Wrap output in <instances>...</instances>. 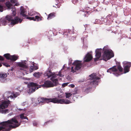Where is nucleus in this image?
Listing matches in <instances>:
<instances>
[{"instance_id":"72a5a7b5","label":"nucleus","mask_w":131,"mask_h":131,"mask_svg":"<svg viewBox=\"0 0 131 131\" xmlns=\"http://www.w3.org/2000/svg\"><path fill=\"white\" fill-rule=\"evenodd\" d=\"M69 83H64L62 84V86L63 88H64L67 86Z\"/></svg>"},{"instance_id":"2eb2a0df","label":"nucleus","mask_w":131,"mask_h":131,"mask_svg":"<svg viewBox=\"0 0 131 131\" xmlns=\"http://www.w3.org/2000/svg\"><path fill=\"white\" fill-rule=\"evenodd\" d=\"M35 18L34 17H27V18L30 20H32L34 21H36V19L38 21H40L42 20V17H40L38 16H35Z\"/></svg>"},{"instance_id":"4468645a","label":"nucleus","mask_w":131,"mask_h":131,"mask_svg":"<svg viewBox=\"0 0 131 131\" xmlns=\"http://www.w3.org/2000/svg\"><path fill=\"white\" fill-rule=\"evenodd\" d=\"M91 54L88 53L84 59V62H88L90 61L92 58Z\"/></svg>"},{"instance_id":"aec40b11","label":"nucleus","mask_w":131,"mask_h":131,"mask_svg":"<svg viewBox=\"0 0 131 131\" xmlns=\"http://www.w3.org/2000/svg\"><path fill=\"white\" fill-rule=\"evenodd\" d=\"M38 66H31L29 69V71L30 72H32L33 70H35L38 69Z\"/></svg>"},{"instance_id":"09e8293b","label":"nucleus","mask_w":131,"mask_h":131,"mask_svg":"<svg viewBox=\"0 0 131 131\" xmlns=\"http://www.w3.org/2000/svg\"><path fill=\"white\" fill-rule=\"evenodd\" d=\"M33 124L34 126H36L37 125V123L36 122H35L33 123Z\"/></svg>"},{"instance_id":"bf43d9fd","label":"nucleus","mask_w":131,"mask_h":131,"mask_svg":"<svg viewBox=\"0 0 131 131\" xmlns=\"http://www.w3.org/2000/svg\"><path fill=\"white\" fill-rule=\"evenodd\" d=\"M1 66H0V67H1Z\"/></svg>"},{"instance_id":"c756f323","label":"nucleus","mask_w":131,"mask_h":131,"mask_svg":"<svg viewBox=\"0 0 131 131\" xmlns=\"http://www.w3.org/2000/svg\"><path fill=\"white\" fill-rule=\"evenodd\" d=\"M38 14V13L37 12H35V11H33L32 12L30 13L29 15L30 16H32L35 15H37Z\"/></svg>"},{"instance_id":"7ed1b4c3","label":"nucleus","mask_w":131,"mask_h":131,"mask_svg":"<svg viewBox=\"0 0 131 131\" xmlns=\"http://www.w3.org/2000/svg\"><path fill=\"white\" fill-rule=\"evenodd\" d=\"M103 53L102 57L103 60L105 61H106L114 57V55L112 51L108 49V46H104L103 49Z\"/></svg>"},{"instance_id":"a19ab883","label":"nucleus","mask_w":131,"mask_h":131,"mask_svg":"<svg viewBox=\"0 0 131 131\" xmlns=\"http://www.w3.org/2000/svg\"><path fill=\"white\" fill-rule=\"evenodd\" d=\"M73 68L74 67H72L71 68V72L73 73H74L75 72V71L74 70Z\"/></svg>"},{"instance_id":"a18cd8bd","label":"nucleus","mask_w":131,"mask_h":131,"mask_svg":"<svg viewBox=\"0 0 131 131\" xmlns=\"http://www.w3.org/2000/svg\"><path fill=\"white\" fill-rule=\"evenodd\" d=\"M14 70V68L13 67H12V69H9L8 70V71H13Z\"/></svg>"},{"instance_id":"6e6552de","label":"nucleus","mask_w":131,"mask_h":131,"mask_svg":"<svg viewBox=\"0 0 131 131\" xmlns=\"http://www.w3.org/2000/svg\"><path fill=\"white\" fill-rule=\"evenodd\" d=\"M54 98H46L41 97L38 99V101L39 104L40 103H44L45 102L48 103L50 102L54 103Z\"/></svg>"},{"instance_id":"6ab92c4d","label":"nucleus","mask_w":131,"mask_h":131,"mask_svg":"<svg viewBox=\"0 0 131 131\" xmlns=\"http://www.w3.org/2000/svg\"><path fill=\"white\" fill-rule=\"evenodd\" d=\"M12 94L13 95H10L8 98L9 97H10L11 99H13L14 98H15L18 96L19 95V93L17 92H13Z\"/></svg>"},{"instance_id":"f704fd0d","label":"nucleus","mask_w":131,"mask_h":131,"mask_svg":"<svg viewBox=\"0 0 131 131\" xmlns=\"http://www.w3.org/2000/svg\"><path fill=\"white\" fill-rule=\"evenodd\" d=\"M91 89V88H88L86 89L85 91V92L87 93H88L89 91Z\"/></svg>"},{"instance_id":"8fccbe9b","label":"nucleus","mask_w":131,"mask_h":131,"mask_svg":"<svg viewBox=\"0 0 131 131\" xmlns=\"http://www.w3.org/2000/svg\"><path fill=\"white\" fill-rule=\"evenodd\" d=\"M23 119H27V120H28V117H27L26 116H24Z\"/></svg>"},{"instance_id":"473e14b6","label":"nucleus","mask_w":131,"mask_h":131,"mask_svg":"<svg viewBox=\"0 0 131 131\" xmlns=\"http://www.w3.org/2000/svg\"><path fill=\"white\" fill-rule=\"evenodd\" d=\"M56 1L57 2V3L55 4L56 5L59 3H62V0H56Z\"/></svg>"},{"instance_id":"79ce46f5","label":"nucleus","mask_w":131,"mask_h":131,"mask_svg":"<svg viewBox=\"0 0 131 131\" xmlns=\"http://www.w3.org/2000/svg\"><path fill=\"white\" fill-rule=\"evenodd\" d=\"M57 75H59L61 77H62L63 76V75H62L61 74V73L60 72H59V73L58 74H57Z\"/></svg>"},{"instance_id":"49530a36","label":"nucleus","mask_w":131,"mask_h":131,"mask_svg":"<svg viewBox=\"0 0 131 131\" xmlns=\"http://www.w3.org/2000/svg\"><path fill=\"white\" fill-rule=\"evenodd\" d=\"M116 66H120V63L119 62H116Z\"/></svg>"},{"instance_id":"c03bdc74","label":"nucleus","mask_w":131,"mask_h":131,"mask_svg":"<svg viewBox=\"0 0 131 131\" xmlns=\"http://www.w3.org/2000/svg\"><path fill=\"white\" fill-rule=\"evenodd\" d=\"M70 85L71 87L72 88H74L75 86L74 85L72 84H71Z\"/></svg>"},{"instance_id":"9d476101","label":"nucleus","mask_w":131,"mask_h":131,"mask_svg":"<svg viewBox=\"0 0 131 131\" xmlns=\"http://www.w3.org/2000/svg\"><path fill=\"white\" fill-rule=\"evenodd\" d=\"M72 60L70 59L69 61V65L70 66L73 65V66H81L82 61L78 60H76L72 63Z\"/></svg>"},{"instance_id":"58836bf2","label":"nucleus","mask_w":131,"mask_h":131,"mask_svg":"<svg viewBox=\"0 0 131 131\" xmlns=\"http://www.w3.org/2000/svg\"><path fill=\"white\" fill-rule=\"evenodd\" d=\"M24 113L20 115L19 116H20V118H21V119H23L24 117Z\"/></svg>"},{"instance_id":"6e6d98bb","label":"nucleus","mask_w":131,"mask_h":131,"mask_svg":"<svg viewBox=\"0 0 131 131\" xmlns=\"http://www.w3.org/2000/svg\"><path fill=\"white\" fill-rule=\"evenodd\" d=\"M6 67H10V66H6Z\"/></svg>"},{"instance_id":"dca6fc26","label":"nucleus","mask_w":131,"mask_h":131,"mask_svg":"<svg viewBox=\"0 0 131 131\" xmlns=\"http://www.w3.org/2000/svg\"><path fill=\"white\" fill-rule=\"evenodd\" d=\"M20 14L23 17H25L26 13L25 9L21 6L20 8Z\"/></svg>"},{"instance_id":"c85d7f7f","label":"nucleus","mask_w":131,"mask_h":131,"mask_svg":"<svg viewBox=\"0 0 131 131\" xmlns=\"http://www.w3.org/2000/svg\"><path fill=\"white\" fill-rule=\"evenodd\" d=\"M65 94L66 98H69L72 95V94L70 93H66Z\"/></svg>"},{"instance_id":"de8ad7c7","label":"nucleus","mask_w":131,"mask_h":131,"mask_svg":"<svg viewBox=\"0 0 131 131\" xmlns=\"http://www.w3.org/2000/svg\"><path fill=\"white\" fill-rule=\"evenodd\" d=\"M4 60V58L2 57L1 56H0V60Z\"/></svg>"},{"instance_id":"f03ea898","label":"nucleus","mask_w":131,"mask_h":131,"mask_svg":"<svg viewBox=\"0 0 131 131\" xmlns=\"http://www.w3.org/2000/svg\"><path fill=\"white\" fill-rule=\"evenodd\" d=\"M1 124L2 126H0V131H9L11 128L18 127L20 124L15 117L7 121L3 122Z\"/></svg>"},{"instance_id":"f8f14e48","label":"nucleus","mask_w":131,"mask_h":131,"mask_svg":"<svg viewBox=\"0 0 131 131\" xmlns=\"http://www.w3.org/2000/svg\"><path fill=\"white\" fill-rule=\"evenodd\" d=\"M10 101H5L2 102L0 105V110L4 109L7 107L9 104L10 103Z\"/></svg>"},{"instance_id":"7c9ffc66","label":"nucleus","mask_w":131,"mask_h":131,"mask_svg":"<svg viewBox=\"0 0 131 131\" xmlns=\"http://www.w3.org/2000/svg\"><path fill=\"white\" fill-rule=\"evenodd\" d=\"M83 12H84V13L83 14L84 15V16L85 17H87L89 15V14L88 13V12L87 11H85V10L84 11V10H83Z\"/></svg>"},{"instance_id":"c9c22d12","label":"nucleus","mask_w":131,"mask_h":131,"mask_svg":"<svg viewBox=\"0 0 131 131\" xmlns=\"http://www.w3.org/2000/svg\"><path fill=\"white\" fill-rule=\"evenodd\" d=\"M9 112V110L8 109H5L3 111V113H6Z\"/></svg>"},{"instance_id":"4d7b16f0","label":"nucleus","mask_w":131,"mask_h":131,"mask_svg":"<svg viewBox=\"0 0 131 131\" xmlns=\"http://www.w3.org/2000/svg\"><path fill=\"white\" fill-rule=\"evenodd\" d=\"M19 110H21V109H19Z\"/></svg>"},{"instance_id":"423d86ee","label":"nucleus","mask_w":131,"mask_h":131,"mask_svg":"<svg viewBox=\"0 0 131 131\" xmlns=\"http://www.w3.org/2000/svg\"><path fill=\"white\" fill-rule=\"evenodd\" d=\"M28 85L29 89L28 91L30 93L35 92L36 90L40 88L41 86V85H38L37 83L33 82L29 83Z\"/></svg>"},{"instance_id":"20e7f679","label":"nucleus","mask_w":131,"mask_h":131,"mask_svg":"<svg viewBox=\"0 0 131 131\" xmlns=\"http://www.w3.org/2000/svg\"><path fill=\"white\" fill-rule=\"evenodd\" d=\"M116 66H113L111 68L108 69L107 71V72H109L111 73L113 72L114 74H115V75L117 77L121 74H122L123 73V68L121 66H118V67L116 68Z\"/></svg>"},{"instance_id":"cd10ccee","label":"nucleus","mask_w":131,"mask_h":131,"mask_svg":"<svg viewBox=\"0 0 131 131\" xmlns=\"http://www.w3.org/2000/svg\"><path fill=\"white\" fill-rule=\"evenodd\" d=\"M124 66H131V62L127 61H124L123 62Z\"/></svg>"},{"instance_id":"f257e3e1","label":"nucleus","mask_w":131,"mask_h":131,"mask_svg":"<svg viewBox=\"0 0 131 131\" xmlns=\"http://www.w3.org/2000/svg\"><path fill=\"white\" fill-rule=\"evenodd\" d=\"M10 2L11 4L9 2H7L6 3V5L8 9H12L13 16L8 15L6 17V19L8 21L10 22L11 23L9 25V26H13L14 25L19 22L21 23L22 20L20 19L17 17H15L16 14V9L14 6L12 5L14 4V6H18L19 5V4L17 2L16 0H11Z\"/></svg>"},{"instance_id":"2f4dec72","label":"nucleus","mask_w":131,"mask_h":131,"mask_svg":"<svg viewBox=\"0 0 131 131\" xmlns=\"http://www.w3.org/2000/svg\"><path fill=\"white\" fill-rule=\"evenodd\" d=\"M75 67L74 68V70L75 71L77 70H78L79 69H80L81 68V67H80V66H75Z\"/></svg>"},{"instance_id":"4c0bfd02","label":"nucleus","mask_w":131,"mask_h":131,"mask_svg":"<svg viewBox=\"0 0 131 131\" xmlns=\"http://www.w3.org/2000/svg\"><path fill=\"white\" fill-rule=\"evenodd\" d=\"M2 65L4 66H9V65L7 63L5 62L2 63V64L0 65V66H2Z\"/></svg>"},{"instance_id":"393cba45","label":"nucleus","mask_w":131,"mask_h":131,"mask_svg":"<svg viewBox=\"0 0 131 131\" xmlns=\"http://www.w3.org/2000/svg\"><path fill=\"white\" fill-rule=\"evenodd\" d=\"M55 13H51L48 15L47 19L48 20H49L54 17L55 16Z\"/></svg>"},{"instance_id":"5fc2aeb1","label":"nucleus","mask_w":131,"mask_h":131,"mask_svg":"<svg viewBox=\"0 0 131 131\" xmlns=\"http://www.w3.org/2000/svg\"><path fill=\"white\" fill-rule=\"evenodd\" d=\"M57 7L58 8H59L60 7V6H58Z\"/></svg>"},{"instance_id":"603ef678","label":"nucleus","mask_w":131,"mask_h":131,"mask_svg":"<svg viewBox=\"0 0 131 131\" xmlns=\"http://www.w3.org/2000/svg\"><path fill=\"white\" fill-rule=\"evenodd\" d=\"M72 3H73V4H75V3H76V2H74V1H72Z\"/></svg>"},{"instance_id":"0eeeda50","label":"nucleus","mask_w":131,"mask_h":131,"mask_svg":"<svg viewBox=\"0 0 131 131\" xmlns=\"http://www.w3.org/2000/svg\"><path fill=\"white\" fill-rule=\"evenodd\" d=\"M54 103H55L68 104L71 103L70 100H68L63 99L59 100L57 98H54Z\"/></svg>"},{"instance_id":"3c124183","label":"nucleus","mask_w":131,"mask_h":131,"mask_svg":"<svg viewBox=\"0 0 131 131\" xmlns=\"http://www.w3.org/2000/svg\"><path fill=\"white\" fill-rule=\"evenodd\" d=\"M48 72L49 73H52L50 70H49Z\"/></svg>"},{"instance_id":"5701e85b","label":"nucleus","mask_w":131,"mask_h":131,"mask_svg":"<svg viewBox=\"0 0 131 131\" xmlns=\"http://www.w3.org/2000/svg\"><path fill=\"white\" fill-rule=\"evenodd\" d=\"M7 76V74L6 73L0 72V78L2 79L5 78Z\"/></svg>"},{"instance_id":"a878e982","label":"nucleus","mask_w":131,"mask_h":131,"mask_svg":"<svg viewBox=\"0 0 131 131\" xmlns=\"http://www.w3.org/2000/svg\"><path fill=\"white\" fill-rule=\"evenodd\" d=\"M46 75L48 77V78L50 77L51 78L56 77V75L54 74H53L52 73H49L47 72L46 73Z\"/></svg>"},{"instance_id":"b1692460","label":"nucleus","mask_w":131,"mask_h":131,"mask_svg":"<svg viewBox=\"0 0 131 131\" xmlns=\"http://www.w3.org/2000/svg\"><path fill=\"white\" fill-rule=\"evenodd\" d=\"M20 67V70H22L25 71H27L28 69V66H19Z\"/></svg>"},{"instance_id":"1a4fd4ad","label":"nucleus","mask_w":131,"mask_h":131,"mask_svg":"<svg viewBox=\"0 0 131 131\" xmlns=\"http://www.w3.org/2000/svg\"><path fill=\"white\" fill-rule=\"evenodd\" d=\"M4 56L8 59H10L11 61H14L18 59V57L16 55L10 56L8 53H7L4 55Z\"/></svg>"},{"instance_id":"bb28decb","label":"nucleus","mask_w":131,"mask_h":131,"mask_svg":"<svg viewBox=\"0 0 131 131\" xmlns=\"http://www.w3.org/2000/svg\"><path fill=\"white\" fill-rule=\"evenodd\" d=\"M41 75V73L38 72H35L33 74V75L34 77L37 78H40Z\"/></svg>"},{"instance_id":"a211bd4d","label":"nucleus","mask_w":131,"mask_h":131,"mask_svg":"<svg viewBox=\"0 0 131 131\" xmlns=\"http://www.w3.org/2000/svg\"><path fill=\"white\" fill-rule=\"evenodd\" d=\"M6 24V21L5 18H2L0 19V25H5Z\"/></svg>"},{"instance_id":"ddd939ff","label":"nucleus","mask_w":131,"mask_h":131,"mask_svg":"<svg viewBox=\"0 0 131 131\" xmlns=\"http://www.w3.org/2000/svg\"><path fill=\"white\" fill-rule=\"evenodd\" d=\"M41 86L49 88L53 87L54 85V84L51 81H45L44 84L41 85Z\"/></svg>"},{"instance_id":"412c9836","label":"nucleus","mask_w":131,"mask_h":131,"mask_svg":"<svg viewBox=\"0 0 131 131\" xmlns=\"http://www.w3.org/2000/svg\"><path fill=\"white\" fill-rule=\"evenodd\" d=\"M27 61H21L20 62H18V66H26L27 64Z\"/></svg>"},{"instance_id":"ea45409f","label":"nucleus","mask_w":131,"mask_h":131,"mask_svg":"<svg viewBox=\"0 0 131 131\" xmlns=\"http://www.w3.org/2000/svg\"><path fill=\"white\" fill-rule=\"evenodd\" d=\"M61 88L59 86L57 87L56 89V90L57 91H60L61 90Z\"/></svg>"},{"instance_id":"4be33fe9","label":"nucleus","mask_w":131,"mask_h":131,"mask_svg":"<svg viewBox=\"0 0 131 131\" xmlns=\"http://www.w3.org/2000/svg\"><path fill=\"white\" fill-rule=\"evenodd\" d=\"M130 66H125L124 68V71L123 73H126L128 72L129 70Z\"/></svg>"},{"instance_id":"39448f33","label":"nucleus","mask_w":131,"mask_h":131,"mask_svg":"<svg viewBox=\"0 0 131 131\" xmlns=\"http://www.w3.org/2000/svg\"><path fill=\"white\" fill-rule=\"evenodd\" d=\"M89 77H90V79L92 80L90 82V85L93 86L98 85V81L97 80H99L100 78L96 76V73H93L90 75Z\"/></svg>"},{"instance_id":"13d9d810","label":"nucleus","mask_w":131,"mask_h":131,"mask_svg":"<svg viewBox=\"0 0 131 131\" xmlns=\"http://www.w3.org/2000/svg\"><path fill=\"white\" fill-rule=\"evenodd\" d=\"M83 41H84V39H83Z\"/></svg>"},{"instance_id":"864d4df0","label":"nucleus","mask_w":131,"mask_h":131,"mask_svg":"<svg viewBox=\"0 0 131 131\" xmlns=\"http://www.w3.org/2000/svg\"><path fill=\"white\" fill-rule=\"evenodd\" d=\"M88 9H89V8L90 9V8H89V7H88ZM86 9H88H88H87V8H86Z\"/></svg>"},{"instance_id":"37998d69","label":"nucleus","mask_w":131,"mask_h":131,"mask_svg":"<svg viewBox=\"0 0 131 131\" xmlns=\"http://www.w3.org/2000/svg\"><path fill=\"white\" fill-rule=\"evenodd\" d=\"M31 63V64L33 66H34L35 64H36L34 62H30Z\"/></svg>"},{"instance_id":"9b49d317","label":"nucleus","mask_w":131,"mask_h":131,"mask_svg":"<svg viewBox=\"0 0 131 131\" xmlns=\"http://www.w3.org/2000/svg\"><path fill=\"white\" fill-rule=\"evenodd\" d=\"M102 50L101 48L97 49L96 50L95 56L96 58L94 59V61H97L101 57V52Z\"/></svg>"},{"instance_id":"e433bc0d","label":"nucleus","mask_w":131,"mask_h":131,"mask_svg":"<svg viewBox=\"0 0 131 131\" xmlns=\"http://www.w3.org/2000/svg\"><path fill=\"white\" fill-rule=\"evenodd\" d=\"M3 7L1 5H0V11L2 12L3 11Z\"/></svg>"},{"instance_id":"f3484780","label":"nucleus","mask_w":131,"mask_h":131,"mask_svg":"<svg viewBox=\"0 0 131 131\" xmlns=\"http://www.w3.org/2000/svg\"><path fill=\"white\" fill-rule=\"evenodd\" d=\"M55 78L56 77L51 78L50 79V80L54 83V86L57 85L58 84V79H54V78Z\"/></svg>"}]
</instances>
